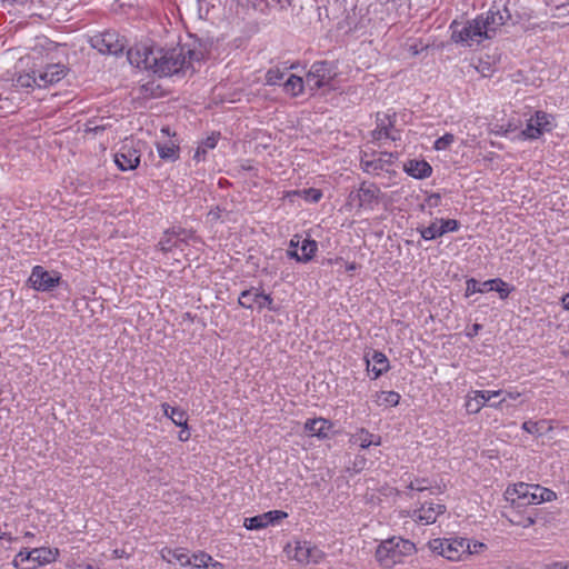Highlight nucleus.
Here are the masks:
<instances>
[{
	"label": "nucleus",
	"mask_w": 569,
	"mask_h": 569,
	"mask_svg": "<svg viewBox=\"0 0 569 569\" xmlns=\"http://www.w3.org/2000/svg\"><path fill=\"white\" fill-rule=\"evenodd\" d=\"M509 18L506 7H492L486 13L467 22L453 21L450 26L451 39L468 47L480 44L486 39H492Z\"/></svg>",
	"instance_id": "obj_1"
},
{
	"label": "nucleus",
	"mask_w": 569,
	"mask_h": 569,
	"mask_svg": "<svg viewBox=\"0 0 569 569\" xmlns=\"http://www.w3.org/2000/svg\"><path fill=\"white\" fill-rule=\"evenodd\" d=\"M197 53L184 47L171 49L156 48L150 71L159 77H168L179 72H186L192 66Z\"/></svg>",
	"instance_id": "obj_2"
},
{
	"label": "nucleus",
	"mask_w": 569,
	"mask_h": 569,
	"mask_svg": "<svg viewBox=\"0 0 569 569\" xmlns=\"http://www.w3.org/2000/svg\"><path fill=\"white\" fill-rule=\"evenodd\" d=\"M415 550V543L411 541L393 537L378 546L376 558L381 566L391 568L402 562L405 557L412 555Z\"/></svg>",
	"instance_id": "obj_3"
},
{
	"label": "nucleus",
	"mask_w": 569,
	"mask_h": 569,
	"mask_svg": "<svg viewBox=\"0 0 569 569\" xmlns=\"http://www.w3.org/2000/svg\"><path fill=\"white\" fill-rule=\"evenodd\" d=\"M429 548L450 561H461L470 556V541L462 537L432 539Z\"/></svg>",
	"instance_id": "obj_4"
},
{
	"label": "nucleus",
	"mask_w": 569,
	"mask_h": 569,
	"mask_svg": "<svg viewBox=\"0 0 569 569\" xmlns=\"http://www.w3.org/2000/svg\"><path fill=\"white\" fill-rule=\"evenodd\" d=\"M92 48L106 54L118 56L123 52L127 47V40L121 37L117 31H106L94 34L90 38Z\"/></svg>",
	"instance_id": "obj_5"
},
{
	"label": "nucleus",
	"mask_w": 569,
	"mask_h": 569,
	"mask_svg": "<svg viewBox=\"0 0 569 569\" xmlns=\"http://www.w3.org/2000/svg\"><path fill=\"white\" fill-rule=\"evenodd\" d=\"M396 159L397 156L392 152H362L360 167L366 173L379 176L381 172H389Z\"/></svg>",
	"instance_id": "obj_6"
},
{
	"label": "nucleus",
	"mask_w": 569,
	"mask_h": 569,
	"mask_svg": "<svg viewBox=\"0 0 569 569\" xmlns=\"http://www.w3.org/2000/svg\"><path fill=\"white\" fill-rule=\"evenodd\" d=\"M336 77L333 66L328 61H317L312 63L310 70L306 74V87L311 91L329 86Z\"/></svg>",
	"instance_id": "obj_7"
},
{
	"label": "nucleus",
	"mask_w": 569,
	"mask_h": 569,
	"mask_svg": "<svg viewBox=\"0 0 569 569\" xmlns=\"http://www.w3.org/2000/svg\"><path fill=\"white\" fill-rule=\"evenodd\" d=\"M445 512L446 506L435 501H425L419 507L403 511L406 517L423 526L435 523L438 517Z\"/></svg>",
	"instance_id": "obj_8"
},
{
	"label": "nucleus",
	"mask_w": 569,
	"mask_h": 569,
	"mask_svg": "<svg viewBox=\"0 0 569 569\" xmlns=\"http://www.w3.org/2000/svg\"><path fill=\"white\" fill-rule=\"evenodd\" d=\"M381 190L371 182H362L358 190L351 191L349 201L355 203L358 209L373 210L380 201Z\"/></svg>",
	"instance_id": "obj_9"
},
{
	"label": "nucleus",
	"mask_w": 569,
	"mask_h": 569,
	"mask_svg": "<svg viewBox=\"0 0 569 569\" xmlns=\"http://www.w3.org/2000/svg\"><path fill=\"white\" fill-rule=\"evenodd\" d=\"M238 302L246 309H253V307L257 306L258 310H262L264 308L271 311L276 310L272 297L254 287L243 290L239 296Z\"/></svg>",
	"instance_id": "obj_10"
},
{
	"label": "nucleus",
	"mask_w": 569,
	"mask_h": 569,
	"mask_svg": "<svg viewBox=\"0 0 569 569\" xmlns=\"http://www.w3.org/2000/svg\"><path fill=\"white\" fill-rule=\"evenodd\" d=\"M553 128V117L543 111H537L522 130V136L527 139H538L543 132H550Z\"/></svg>",
	"instance_id": "obj_11"
},
{
	"label": "nucleus",
	"mask_w": 569,
	"mask_h": 569,
	"mask_svg": "<svg viewBox=\"0 0 569 569\" xmlns=\"http://www.w3.org/2000/svg\"><path fill=\"white\" fill-rule=\"evenodd\" d=\"M460 228V223L456 219H442L436 218L430 226L418 228V231L422 239L430 241L448 232H456Z\"/></svg>",
	"instance_id": "obj_12"
},
{
	"label": "nucleus",
	"mask_w": 569,
	"mask_h": 569,
	"mask_svg": "<svg viewBox=\"0 0 569 569\" xmlns=\"http://www.w3.org/2000/svg\"><path fill=\"white\" fill-rule=\"evenodd\" d=\"M51 559V551L46 548H34L30 551H20L13 559V565L19 569H34Z\"/></svg>",
	"instance_id": "obj_13"
},
{
	"label": "nucleus",
	"mask_w": 569,
	"mask_h": 569,
	"mask_svg": "<svg viewBox=\"0 0 569 569\" xmlns=\"http://www.w3.org/2000/svg\"><path fill=\"white\" fill-rule=\"evenodd\" d=\"M60 279L58 272H49L43 267L36 266L31 271L28 282L37 291H51L59 284Z\"/></svg>",
	"instance_id": "obj_14"
},
{
	"label": "nucleus",
	"mask_w": 569,
	"mask_h": 569,
	"mask_svg": "<svg viewBox=\"0 0 569 569\" xmlns=\"http://www.w3.org/2000/svg\"><path fill=\"white\" fill-rule=\"evenodd\" d=\"M156 48L144 43L136 44L127 51L128 61L136 68L150 71Z\"/></svg>",
	"instance_id": "obj_15"
},
{
	"label": "nucleus",
	"mask_w": 569,
	"mask_h": 569,
	"mask_svg": "<svg viewBox=\"0 0 569 569\" xmlns=\"http://www.w3.org/2000/svg\"><path fill=\"white\" fill-rule=\"evenodd\" d=\"M396 113H378L377 128L372 131L373 139L382 138L397 141L400 139L399 130L395 129Z\"/></svg>",
	"instance_id": "obj_16"
},
{
	"label": "nucleus",
	"mask_w": 569,
	"mask_h": 569,
	"mask_svg": "<svg viewBox=\"0 0 569 569\" xmlns=\"http://www.w3.org/2000/svg\"><path fill=\"white\" fill-rule=\"evenodd\" d=\"M39 82L38 88H46L63 79L67 74V68L61 63H47L42 69H37Z\"/></svg>",
	"instance_id": "obj_17"
},
{
	"label": "nucleus",
	"mask_w": 569,
	"mask_h": 569,
	"mask_svg": "<svg viewBox=\"0 0 569 569\" xmlns=\"http://www.w3.org/2000/svg\"><path fill=\"white\" fill-rule=\"evenodd\" d=\"M502 392H503L502 390H476V391H472L471 393L467 395V399H466V403H465L466 410L469 413H478L490 399L502 395Z\"/></svg>",
	"instance_id": "obj_18"
},
{
	"label": "nucleus",
	"mask_w": 569,
	"mask_h": 569,
	"mask_svg": "<svg viewBox=\"0 0 569 569\" xmlns=\"http://www.w3.org/2000/svg\"><path fill=\"white\" fill-rule=\"evenodd\" d=\"M114 162L121 171L133 170L140 163V153L132 146L124 143L116 153Z\"/></svg>",
	"instance_id": "obj_19"
},
{
	"label": "nucleus",
	"mask_w": 569,
	"mask_h": 569,
	"mask_svg": "<svg viewBox=\"0 0 569 569\" xmlns=\"http://www.w3.org/2000/svg\"><path fill=\"white\" fill-rule=\"evenodd\" d=\"M295 559L301 563H317L322 557V552L310 545V542H298L295 549Z\"/></svg>",
	"instance_id": "obj_20"
},
{
	"label": "nucleus",
	"mask_w": 569,
	"mask_h": 569,
	"mask_svg": "<svg viewBox=\"0 0 569 569\" xmlns=\"http://www.w3.org/2000/svg\"><path fill=\"white\" fill-rule=\"evenodd\" d=\"M533 491V485H527L523 482H520L518 485H515L512 489H507L508 499L512 501V503H516L518 506L522 505H531V495Z\"/></svg>",
	"instance_id": "obj_21"
},
{
	"label": "nucleus",
	"mask_w": 569,
	"mask_h": 569,
	"mask_svg": "<svg viewBox=\"0 0 569 569\" xmlns=\"http://www.w3.org/2000/svg\"><path fill=\"white\" fill-rule=\"evenodd\" d=\"M332 423L325 418L308 419L305 423V431L310 437L327 438Z\"/></svg>",
	"instance_id": "obj_22"
},
{
	"label": "nucleus",
	"mask_w": 569,
	"mask_h": 569,
	"mask_svg": "<svg viewBox=\"0 0 569 569\" xmlns=\"http://www.w3.org/2000/svg\"><path fill=\"white\" fill-rule=\"evenodd\" d=\"M367 369L373 373V379L379 378L382 373L387 372L390 368L389 360L383 352L375 350L369 359L366 357Z\"/></svg>",
	"instance_id": "obj_23"
},
{
	"label": "nucleus",
	"mask_w": 569,
	"mask_h": 569,
	"mask_svg": "<svg viewBox=\"0 0 569 569\" xmlns=\"http://www.w3.org/2000/svg\"><path fill=\"white\" fill-rule=\"evenodd\" d=\"M405 171L416 179H426L431 176L432 168L425 160H409L405 164Z\"/></svg>",
	"instance_id": "obj_24"
},
{
	"label": "nucleus",
	"mask_w": 569,
	"mask_h": 569,
	"mask_svg": "<svg viewBox=\"0 0 569 569\" xmlns=\"http://www.w3.org/2000/svg\"><path fill=\"white\" fill-rule=\"evenodd\" d=\"M350 441L353 445H358L361 449H367L371 445L379 446L381 437L362 428L351 436Z\"/></svg>",
	"instance_id": "obj_25"
},
{
	"label": "nucleus",
	"mask_w": 569,
	"mask_h": 569,
	"mask_svg": "<svg viewBox=\"0 0 569 569\" xmlns=\"http://www.w3.org/2000/svg\"><path fill=\"white\" fill-rule=\"evenodd\" d=\"M163 415L169 418L177 427L188 429V416L184 410L178 407H171L168 403L161 405Z\"/></svg>",
	"instance_id": "obj_26"
},
{
	"label": "nucleus",
	"mask_w": 569,
	"mask_h": 569,
	"mask_svg": "<svg viewBox=\"0 0 569 569\" xmlns=\"http://www.w3.org/2000/svg\"><path fill=\"white\" fill-rule=\"evenodd\" d=\"M283 90L286 93L291 97H298L302 93L303 88L306 87V79L290 74L283 82Z\"/></svg>",
	"instance_id": "obj_27"
},
{
	"label": "nucleus",
	"mask_w": 569,
	"mask_h": 569,
	"mask_svg": "<svg viewBox=\"0 0 569 569\" xmlns=\"http://www.w3.org/2000/svg\"><path fill=\"white\" fill-rule=\"evenodd\" d=\"M159 157L166 161H174L179 157V147L173 142L157 143Z\"/></svg>",
	"instance_id": "obj_28"
},
{
	"label": "nucleus",
	"mask_w": 569,
	"mask_h": 569,
	"mask_svg": "<svg viewBox=\"0 0 569 569\" xmlns=\"http://www.w3.org/2000/svg\"><path fill=\"white\" fill-rule=\"evenodd\" d=\"M556 499V493L547 488L540 487L538 485L533 486V491L531 495V505H538L541 502H548Z\"/></svg>",
	"instance_id": "obj_29"
},
{
	"label": "nucleus",
	"mask_w": 569,
	"mask_h": 569,
	"mask_svg": "<svg viewBox=\"0 0 569 569\" xmlns=\"http://www.w3.org/2000/svg\"><path fill=\"white\" fill-rule=\"evenodd\" d=\"M270 523L271 520H269L268 512H264L254 517L246 518L243 526L248 530H259L267 528L268 526H270Z\"/></svg>",
	"instance_id": "obj_30"
},
{
	"label": "nucleus",
	"mask_w": 569,
	"mask_h": 569,
	"mask_svg": "<svg viewBox=\"0 0 569 569\" xmlns=\"http://www.w3.org/2000/svg\"><path fill=\"white\" fill-rule=\"evenodd\" d=\"M318 250V243L316 240L312 239H305L302 241V244L300 247V260L303 263L309 262L316 254Z\"/></svg>",
	"instance_id": "obj_31"
},
{
	"label": "nucleus",
	"mask_w": 569,
	"mask_h": 569,
	"mask_svg": "<svg viewBox=\"0 0 569 569\" xmlns=\"http://www.w3.org/2000/svg\"><path fill=\"white\" fill-rule=\"evenodd\" d=\"M400 395L396 391H380L376 393L375 402L378 406L395 407L399 403Z\"/></svg>",
	"instance_id": "obj_32"
},
{
	"label": "nucleus",
	"mask_w": 569,
	"mask_h": 569,
	"mask_svg": "<svg viewBox=\"0 0 569 569\" xmlns=\"http://www.w3.org/2000/svg\"><path fill=\"white\" fill-rule=\"evenodd\" d=\"M488 286L491 291L496 290L501 299H506L512 290V288H510L509 284L500 278L485 281V287Z\"/></svg>",
	"instance_id": "obj_33"
},
{
	"label": "nucleus",
	"mask_w": 569,
	"mask_h": 569,
	"mask_svg": "<svg viewBox=\"0 0 569 569\" xmlns=\"http://www.w3.org/2000/svg\"><path fill=\"white\" fill-rule=\"evenodd\" d=\"M406 488L409 490V492H407V496L410 498V499H413L415 498V491L417 492H423V491H427L429 488H430V485H429V481L425 478H416L413 480H410L407 485H406Z\"/></svg>",
	"instance_id": "obj_34"
},
{
	"label": "nucleus",
	"mask_w": 569,
	"mask_h": 569,
	"mask_svg": "<svg viewBox=\"0 0 569 569\" xmlns=\"http://www.w3.org/2000/svg\"><path fill=\"white\" fill-rule=\"evenodd\" d=\"M38 80H39L38 72L36 69H33L31 71V73L20 74L16 80V84H17V87L28 89V88L38 87V82H39Z\"/></svg>",
	"instance_id": "obj_35"
},
{
	"label": "nucleus",
	"mask_w": 569,
	"mask_h": 569,
	"mask_svg": "<svg viewBox=\"0 0 569 569\" xmlns=\"http://www.w3.org/2000/svg\"><path fill=\"white\" fill-rule=\"evenodd\" d=\"M466 284H467L466 297H470L477 292L483 293V292L491 291V289H489V286L485 287V282L480 283L479 281H477L473 278L468 279Z\"/></svg>",
	"instance_id": "obj_36"
},
{
	"label": "nucleus",
	"mask_w": 569,
	"mask_h": 569,
	"mask_svg": "<svg viewBox=\"0 0 569 569\" xmlns=\"http://www.w3.org/2000/svg\"><path fill=\"white\" fill-rule=\"evenodd\" d=\"M283 79H284V72L281 71L277 67L271 68L266 72V83L268 86L280 84Z\"/></svg>",
	"instance_id": "obj_37"
},
{
	"label": "nucleus",
	"mask_w": 569,
	"mask_h": 569,
	"mask_svg": "<svg viewBox=\"0 0 569 569\" xmlns=\"http://www.w3.org/2000/svg\"><path fill=\"white\" fill-rule=\"evenodd\" d=\"M301 198L308 202L316 203L322 198V192L320 189L308 188L301 190Z\"/></svg>",
	"instance_id": "obj_38"
},
{
	"label": "nucleus",
	"mask_w": 569,
	"mask_h": 569,
	"mask_svg": "<svg viewBox=\"0 0 569 569\" xmlns=\"http://www.w3.org/2000/svg\"><path fill=\"white\" fill-rule=\"evenodd\" d=\"M453 141H455V136L452 133H446L435 141L433 148L436 150H446L450 147V144Z\"/></svg>",
	"instance_id": "obj_39"
},
{
	"label": "nucleus",
	"mask_w": 569,
	"mask_h": 569,
	"mask_svg": "<svg viewBox=\"0 0 569 569\" xmlns=\"http://www.w3.org/2000/svg\"><path fill=\"white\" fill-rule=\"evenodd\" d=\"M441 203V196L439 193H430L425 199V202L420 206L421 210H423L426 207L432 209L436 207H439Z\"/></svg>",
	"instance_id": "obj_40"
},
{
	"label": "nucleus",
	"mask_w": 569,
	"mask_h": 569,
	"mask_svg": "<svg viewBox=\"0 0 569 569\" xmlns=\"http://www.w3.org/2000/svg\"><path fill=\"white\" fill-rule=\"evenodd\" d=\"M219 138H220V133H211L210 136H208L202 142L201 144L207 149V150H211V149H214L217 147V143L219 141Z\"/></svg>",
	"instance_id": "obj_41"
},
{
	"label": "nucleus",
	"mask_w": 569,
	"mask_h": 569,
	"mask_svg": "<svg viewBox=\"0 0 569 569\" xmlns=\"http://www.w3.org/2000/svg\"><path fill=\"white\" fill-rule=\"evenodd\" d=\"M269 520H271L270 525L279 523L282 519L287 518V512L282 510H271L268 511Z\"/></svg>",
	"instance_id": "obj_42"
},
{
	"label": "nucleus",
	"mask_w": 569,
	"mask_h": 569,
	"mask_svg": "<svg viewBox=\"0 0 569 569\" xmlns=\"http://www.w3.org/2000/svg\"><path fill=\"white\" fill-rule=\"evenodd\" d=\"M522 429L525 431H527L528 433H531V435H539L540 433V430H539V423L536 422V421H525L522 423Z\"/></svg>",
	"instance_id": "obj_43"
},
{
	"label": "nucleus",
	"mask_w": 569,
	"mask_h": 569,
	"mask_svg": "<svg viewBox=\"0 0 569 569\" xmlns=\"http://www.w3.org/2000/svg\"><path fill=\"white\" fill-rule=\"evenodd\" d=\"M194 559H196V562H194L196 567H207L208 566L207 561L212 560V558L207 553H201L200 556H194Z\"/></svg>",
	"instance_id": "obj_44"
},
{
	"label": "nucleus",
	"mask_w": 569,
	"mask_h": 569,
	"mask_svg": "<svg viewBox=\"0 0 569 569\" xmlns=\"http://www.w3.org/2000/svg\"><path fill=\"white\" fill-rule=\"evenodd\" d=\"M208 152V150L200 143L197 149H196V152L193 154V159L196 161H201V160H204V157H206V153Z\"/></svg>",
	"instance_id": "obj_45"
},
{
	"label": "nucleus",
	"mask_w": 569,
	"mask_h": 569,
	"mask_svg": "<svg viewBox=\"0 0 569 569\" xmlns=\"http://www.w3.org/2000/svg\"><path fill=\"white\" fill-rule=\"evenodd\" d=\"M301 190H289L284 192L283 199L293 202L296 198H301Z\"/></svg>",
	"instance_id": "obj_46"
},
{
	"label": "nucleus",
	"mask_w": 569,
	"mask_h": 569,
	"mask_svg": "<svg viewBox=\"0 0 569 569\" xmlns=\"http://www.w3.org/2000/svg\"><path fill=\"white\" fill-rule=\"evenodd\" d=\"M485 548V545L482 542H479V541H473L471 542L470 541V555H473V553H478L480 552L482 549Z\"/></svg>",
	"instance_id": "obj_47"
},
{
	"label": "nucleus",
	"mask_w": 569,
	"mask_h": 569,
	"mask_svg": "<svg viewBox=\"0 0 569 569\" xmlns=\"http://www.w3.org/2000/svg\"><path fill=\"white\" fill-rule=\"evenodd\" d=\"M482 329V326L479 325V323H475L472 326V328L470 329V331L467 332V337L469 338H473L475 336L478 335V332Z\"/></svg>",
	"instance_id": "obj_48"
},
{
	"label": "nucleus",
	"mask_w": 569,
	"mask_h": 569,
	"mask_svg": "<svg viewBox=\"0 0 569 569\" xmlns=\"http://www.w3.org/2000/svg\"><path fill=\"white\" fill-rule=\"evenodd\" d=\"M287 254H288V257H290L291 259H295L296 261L301 262V260H300L301 258H300V254H299V252H298V249H289V250L287 251Z\"/></svg>",
	"instance_id": "obj_49"
},
{
	"label": "nucleus",
	"mask_w": 569,
	"mask_h": 569,
	"mask_svg": "<svg viewBox=\"0 0 569 569\" xmlns=\"http://www.w3.org/2000/svg\"><path fill=\"white\" fill-rule=\"evenodd\" d=\"M503 393H505L503 398H506V400L507 399L516 400L520 397V393L518 391H506Z\"/></svg>",
	"instance_id": "obj_50"
},
{
	"label": "nucleus",
	"mask_w": 569,
	"mask_h": 569,
	"mask_svg": "<svg viewBox=\"0 0 569 569\" xmlns=\"http://www.w3.org/2000/svg\"><path fill=\"white\" fill-rule=\"evenodd\" d=\"M178 437H179V440H180V441H188V440H189V438H190V433L188 432V429H184V428H183V430H181V431L179 432V436H178Z\"/></svg>",
	"instance_id": "obj_51"
},
{
	"label": "nucleus",
	"mask_w": 569,
	"mask_h": 569,
	"mask_svg": "<svg viewBox=\"0 0 569 569\" xmlns=\"http://www.w3.org/2000/svg\"><path fill=\"white\" fill-rule=\"evenodd\" d=\"M299 247V237L295 236L289 243V249H298Z\"/></svg>",
	"instance_id": "obj_52"
},
{
	"label": "nucleus",
	"mask_w": 569,
	"mask_h": 569,
	"mask_svg": "<svg viewBox=\"0 0 569 569\" xmlns=\"http://www.w3.org/2000/svg\"><path fill=\"white\" fill-rule=\"evenodd\" d=\"M562 306H563V309L568 310L569 311V292L566 293L562 299Z\"/></svg>",
	"instance_id": "obj_53"
},
{
	"label": "nucleus",
	"mask_w": 569,
	"mask_h": 569,
	"mask_svg": "<svg viewBox=\"0 0 569 569\" xmlns=\"http://www.w3.org/2000/svg\"><path fill=\"white\" fill-rule=\"evenodd\" d=\"M506 402V398H502L500 401L498 402H492L490 403V407L495 408V409H502L503 407V403Z\"/></svg>",
	"instance_id": "obj_54"
},
{
	"label": "nucleus",
	"mask_w": 569,
	"mask_h": 569,
	"mask_svg": "<svg viewBox=\"0 0 569 569\" xmlns=\"http://www.w3.org/2000/svg\"><path fill=\"white\" fill-rule=\"evenodd\" d=\"M159 244L161 246V249L164 251L171 249V244H170L169 240H161Z\"/></svg>",
	"instance_id": "obj_55"
},
{
	"label": "nucleus",
	"mask_w": 569,
	"mask_h": 569,
	"mask_svg": "<svg viewBox=\"0 0 569 569\" xmlns=\"http://www.w3.org/2000/svg\"><path fill=\"white\" fill-rule=\"evenodd\" d=\"M39 46H40V47H43V48H44L46 46H47L48 48H52V47H54L53 42L49 41V40H48V39H46V38H44V39H42V41L39 43Z\"/></svg>",
	"instance_id": "obj_56"
},
{
	"label": "nucleus",
	"mask_w": 569,
	"mask_h": 569,
	"mask_svg": "<svg viewBox=\"0 0 569 569\" xmlns=\"http://www.w3.org/2000/svg\"><path fill=\"white\" fill-rule=\"evenodd\" d=\"M38 53H40V52H39V50H38V46H36V47L32 49V58H33V59H36Z\"/></svg>",
	"instance_id": "obj_57"
},
{
	"label": "nucleus",
	"mask_w": 569,
	"mask_h": 569,
	"mask_svg": "<svg viewBox=\"0 0 569 569\" xmlns=\"http://www.w3.org/2000/svg\"><path fill=\"white\" fill-rule=\"evenodd\" d=\"M100 130H103V128H102V127H98V126H97V127H94V128H88V129H87V131H94V132H98V131H100Z\"/></svg>",
	"instance_id": "obj_58"
},
{
	"label": "nucleus",
	"mask_w": 569,
	"mask_h": 569,
	"mask_svg": "<svg viewBox=\"0 0 569 569\" xmlns=\"http://www.w3.org/2000/svg\"><path fill=\"white\" fill-rule=\"evenodd\" d=\"M533 523V520L529 517L526 519V523H523V527L530 526Z\"/></svg>",
	"instance_id": "obj_59"
},
{
	"label": "nucleus",
	"mask_w": 569,
	"mask_h": 569,
	"mask_svg": "<svg viewBox=\"0 0 569 569\" xmlns=\"http://www.w3.org/2000/svg\"><path fill=\"white\" fill-rule=\"evenodd\" d=\"M26 536H27L28 538L33 537V535H32L31 532H27V533H26Z\"/></svg>",
	"instance_id": "obj_60"
},
{
	"label": "nucleus",
	"mask_w": 569,
	"mask_h": 569,
	"mask_svg": "<svg viewBox=\"0 0 569 569\" xmlns=\"http://www.w3.org/2000/svg\"><path fill=\"white\" fill-rule=\"evenodd\" d=\"M0 539H2V537L0 536Z\"/></svg>",
	"instance_id": "obj_61"
}]
</instances>
